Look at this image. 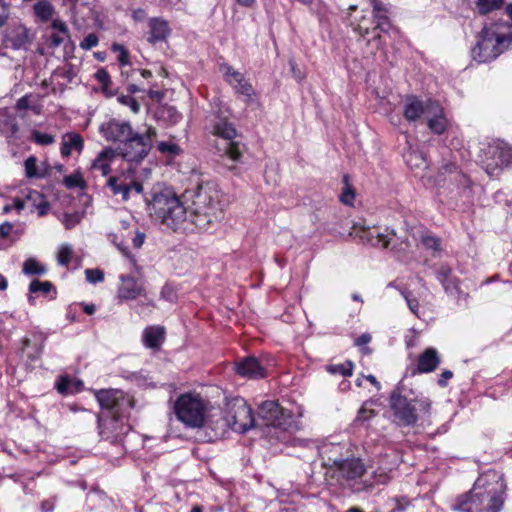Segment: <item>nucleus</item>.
Listing matches in <instances>:
<instances>
[{
  "mask_svg": "<svg viewBox=\"0 0 512 512\" xmlns=\"http://www.w3.org/2000/svg\"><path fill=\"white\" fill-rule=\"evenodd\" d=\"M53 28L57 29L61 35H64L66 37H68V27L67 25L63 22V21H60V20H55L52 24Z\"/></svg>",
  "mask_w": 512,
  "mask_h": 512,
  "instance_id": "13d9d810",
  "label": "nucleus"
},
{
  "mask_svg": "<svg viewBox=\"0 0 512 512\" xmlns=\"http://www.w3.org/2000/svg\"><path fill=\"white\" fill-rule=\"evenodd\" d=\"M63 184L68 189H73L76 187L85 188L86 186L82 174L79 171H76L71 175L65 176L63 179Z\"/></svg>",
  "mask_w": 512,
  "mask_h": 512,
  "instance_id": "f704fd0d",
  "label": "nucleus"
},
{
  "mask_svg": "<svg viewBox=\"0 0 512 512\" xmlns=\"http://www.w3.org/2000/svg\"><path fill=\"white\" fill-rule=\"evenodd\" d=\"M354 198H355V193H354L353 189L347 185L340 196L341 202L346 205H352Z\"/></svg>",
  "mask_w": 512,
  "mask_h": 512,
  "instance_id": "603ef678",
  "label": "nucleus"
},
{
  "mask_svg": "<svg viewBox=\"0 0 512 512\" xmlns=\"http://www.w3.org/2000/svg\"><path fill=\"white\" fill-rule=\"evenodd\" d=\"M255 425L253 412L247 402L240 397L228 400L225 404L223 416L217 420H210V428L216 437L225 434L227 428L235 432L245 433Z\"/></svg>",
  "mask_w": 512,
  "mask_h": 512,
  "instance_id": "423d86ee",
  "label": "nucleus"
},
{
  "mask_svg": "<svg viewBox=\"0 0 512 512\" xmlns=\"http://www.w3.org/2000/svg\"><path fill=\"white\" fill-rule=\"evenodd\" d=\"M512 43V24L494 23L484 27L472 49L473 59L486 63L497 58Z\"/></svg>",
  "mask_w": 512,
  "mask_h": 512,
  "instance_id": "39448f33",
  "label": "nucleus"
},
{
  "mask_svg": "<svg viewBox=\"0 0 512 512\" xmlns=\"http://www.w3.org/2000/svg\"><path fill=\"white\" fill-rule=\"evenodd\" d=\"M374 415V411L372 409H368L365 406H362L358 412L357 418L359 420H368Z\"/></svg>",
  "mask_w": 512,
  "mask_h": 512,
  "instance_id": "4d7b16f0",
  "label": "nucleus"
},
{
  "mask_svg": "<svg viewBox=\"0 0 512 512\" xmlns=\"http://www.w3.org/2000/svg\"><path fill=\"white\" fill-rule=\"evenodd\" d=\"M401 293H402L403 297L405 298V300L407 301V304H408L410 310L414 314H417V311L419 309V302H418V300L413 298L411 296V293L409 291H407V290H403Z\"/></svg>",
  "mask_w": 512,
  "mask_h": 512,
  "instance_id": "3c124183",
  "label": "nucleus"
},
{
  "mask_svg": "<svg viewBox=\"0 0 512 512\" xmlns=\"http://www.w3.org/2000/svg\"><path fill=\"white\" fill-rule=\"evenodd\" d=\"M371 340V336L369 334H363L361 335L360 337H358L356 340H355V344L357 346H362L364 344H367L369 343Z\"/></svg>",
  "mask_w": 512,
  "mask_h": 512,
  "instance_id": "69168bd1",
  "label": "nucleus"
},
{
  "mask_svg": "<svg viewBox=\"0 0 512 512\" xmlns=\"http://www.w3.org/2000/svg\"><path fill=\"white\" fill-rule=\"evenodd\" d=\"M157 148L164 154L178 155L180 153V147L173 142H160Z\"/></svg>",
  "mask_w": 512,
  "mask_h": 512,
  "instance_id": "37998d69",
  "label": "nucleus"
},
{
  "mask_svg": "<svg viewBox=\"0 0 512 512\" xmlns=\"http://www.w3.org/2000/svg\"><path fill=\"white\" fill-rule=\"evenodd\" d=\"M95 396L102 408H119L122 411L124 405L128 408L134 407V400L118 389H102L97 391Z\"/></svg>",
  "mask_w": 512,
  "mask_h": 512,
  "instance_id": "2eb2a0df",
  "label": "nucleus"
},
{
  "mask_svg": "<svg viewBox=\"0 0 512 512\" xmlns=\"http://www.w3.org/2000/svg\"><path fill=\"white\" fill-rule=\"evenodd\" d=\"M53 289V284L49 281L33 280L30 283L29 290L32 293L42 292L48 294Z\"/></svg>",
  "mask_w": 512,
  "mask_h": 512,
  "instance_id": "e433bc0d",
  "label": "nucleus"
},
{
  "mask_svg": "<svg viewBox=\"0 0 512 512\" xmlns=\"http://www.w3.org/2000/svg\"><path fill=\"white\" fill-rule=\"evenodd\" d=\"M421 242L426 249H431L435 252L441 251L440 239L435 236L425 235L422 237Z\"/></svg>",
  "mask_w": 512,
  "mask_h": 512,
  "instance_id": "a19ab883",
  "label": "nucleus"
},
{
  "mask_svg": "<svg viewBox=\"0 0 512 512\" xmlns=\"http://www.w3.org/2000/svg\"><path fill=\"white\" fill-rule=\"evenodd\" d=\"M24 167L28 178H42L44 176L37 169V158L35 156H29L24 162Z\"/></svg>",
  "mask_w": 512,
  "mask_h": 512,
  "instance_id": "c9c22d12",
  "label": "nucleus"
},
{
  "mask_svg": "<svg viewBox=\"0 0 512 512\" xmlns=\"http://www.w3.org/2000/svg\"><path fill=\"white\" fill-rule=\"evenodd\" d=\"M506 484L495 470L481 474L473 488L459 496L453 505L459 512H499L505 501Z\"/></svg>",
  "mask_w": 512,
  "mask_h": 512,
  "instance_id": "f03ea898",
  "label": "nucleus"
},
{
  "mask_svg": "<svg viewBox=\"0 0 512 512\" xmlns=\"http://www.w3.org/2000/svg\"><path fill=\"white\" fill-rule=\"evenodd\" d=\"M214 134L226 141L222 148L226 156L234 161L241 157L238 143L232 141L236 136V130L231 123H228L226 120H220L214 125Z\"/></svg>",
  "mask_w": 512,
  "mask_h": 512,
  "instance_id": "4468645a",
  "label": "nucleus"
},
{
  "mask_svg": "<svg viewBox=\"0 0 512 512\" xmlns=\"http://www.w3.org/2000/svg\"><path fill=\"white\" fill-rule=\"evenodd\" d=\"M149 28L148 41L152 44L165 41L171 33L168 22L161 18L150 19Z\"/></svg>",
  "mask_w": 512,
  "mask_h": 512,
  "instance_id": "4be33fe9",
  "label": "nucleus"
},
{
  "mask_svg": "<svg viewBox=\"0 0 512 512\" xmlns=\"http://www.w3.org/2000/svg\"><path fill=\"white\" fill-rule=\"evenodd\" d=\"M85 276L86 280L93 284L101 282L104 279V273L100 269H86Z\"/></svg>",
  "mask_w": 512,
  "mask_h": 512,
  "instance_id": "c03bdc74",
  "label": "nucleus"
},
{
  "mask_svg": "<svg viewBox=\"0 0 512 512\" xmlns=\"http://www.w3.org/2000/svg\"><path fill=\"white\" fill-rule=\"evenodd\" d=\"M99 434L104 440H114L119 435L120 423L117 418L98 417Z\"/></svg>",
  "mask_w": 512,
  "mask_h": 512,
  "instance_id": "393cba45",
  "label": "nucleus"
},
{
  "mask_svg": "<svg viewBox=\"0 0 512 512\" xmlns=\"http://www.w3.org/2000/svg\"><path fill=\"white\" fill-rule=\"evenodd\" d=\"M436 102L437 101H433L431 99L422 101L416 96H407L403 116L409 122L417 121L422 116L427 117L430 110H432V106H434Z\"/></svg>",
  "mask_w": 512,
  "mask_h": 512,
  "instance_id": "dca6fc26",
  "label": "nucleus"
},
{
  "mask_svg": "<svg viewBox=\"0 0 512 512\" xmlns=\"http://www.w3.org/2000/svg\"><path fill=\"white\" fill-rule=\"evenodd\" d=\"M74 256V251L71 245L63 244L59 247L57 252V261L60 265L68 267Z\"/></svg>",
  "mask_w": 512,
  "mask_h": 512,
  "instance_id": "7c9ffc66",
  "label": "nucleus"
},
{
  "mask_svg": "<svg viewBox=\"0 0 512 512\" xmlns=\"http://www.w3.org/2000/svg\"><path fill=\"white\" fill-rule=\"evenodd\" d=\"M131 186V190H134L136 193H142L143 185L138 181H130L128 182Z\"/></svg>",
  "mask_w": 512,
  "mask_h": 512,
  "instance_id": "774afa93",
  "label": "nucleus"
},
{
  "mask_svg": "<svg viewBox=\"0 0 512 512\" xmlns=\"http://www.w3.org/2000/svg\"><path fill=\"white\" fill-rule=\"evenodd\" d=\"M426 118L429 129L435 134H443L449 126V121L444 115V110L438 102L432 106V110H430Z\"/></svg>",
  "mask_w": 512,
  "mask_h": 512,
  "instance_id": "412c9836",
  "label": "nucleus"
},
{
  "mask_svg": "<svg viewBox=\"0 0 512 512\" xmlns=\"http://www.w3.org/2000/svg\"><path fill=\"white\" fill-rule=\"evenodd\" d=\"M222 193L213 182L199 184L191 198V217L196 229L206 231L224 216Z\"/></svg>",
  "mask_w": 512,
  "mask_h": 512,
  "instance_id": "20e7f679",
  "label": "nucleus"
},
{
  "mask_svg": "<svg viewBox=\"0 0 512 512\" xmlns=\"http://www.w3.org/2000/svg\"><path fill=\"white\" fill-rule=\"evenodd\" d=\"M324 466L337 471L339 476L345 480L358 479L366 471L363 462L359 458L341 459L327 457Z\"/></svg>",
  "mask_w": 512,
  "mask_h": 512,
  "instance_id": "9b49d317",
  "label": "nucleus"
},
{
  "mask_svg": "<svg viewBox=\"0 0 512 512\" xmlns=\"http://www.w3.org/2000/svg\"><path fill=\"white\" fill-rule=\"evenodd\" d=\"M349 236L359 239L363 244L376 248L391 247L393 250L405 252L410 247L407 239H401L393 230L388 229H386L384 233H379L364 226L353 225L349 232Z\"/></svg>",
  "mask_w": 512,
  "mask_h": 512,
  "instance_id": "6e6552de",
  "label": "nucleus"
},
{
  "mask_svg": "<svg viewBox=\"0 0 512 512\" xmlns=\"http://www.w3.org/2000/svg\"><path fill=\"white\" fill-rule=\"evenodd\" d=\"M258 413L267 426L286 428L291 419L290 412L281 408L275 401L263 402L259 407Z\"/></svg>",
  "mask_w": 512,
  "mask_h": 512,
  "instance_id": "ddd939ff",
  "label": "nucleus"
},
{
  "mask_svg": "<svg viewBox=\"0 0 512 512\" xmlns=\"http://www.w3.org/2000/svg\"><path fill=\"white\" fill-rule=\"evenodd\" d=\"M452 270L448 266H441L437 271V278L448 291L450 288H457L456 281L451 278Z\"/></svg>",
  "mask_w": 512,
  "mask_h": 512,
  "instance_id": "c756f323",
  "label": "nucleus"
},
{
  "mask_svg": "<svg viewBox=\"0 0 512 512\" xmlns=\"http://www.w3.org/2000/svg\"><path fill=\"white\" fill-rule=\"evenodd\" d=\"M96 80L101 84L104 92H107L112 84L111 77L106 69L100 68L95 73Z\"/></svg>",
  "mask_w": 512,
  "mask_h": 512,
  "instance_id": "4c0bfd02",
  "label": "nucleus"
},
{
  "mask_svg": "<svg viewBox=\"0 0 512 512\" xmlns=\"http://www.w3.org/2000/svg\"><path fill=\"white\" fill-rule=\"evenodd\" d=\"M30 95H24L21 98H19L16 102V109L17 110H27L30 109Z\"/></svg>",
  "mask_w": 512,
  "mask_h": 512,
  "instance_id": "5fc2aeb1",
  "label": "nucleus"
},
{
  "mask_svg": "<svg viewBox=\"0 0 512 512\" xmlns=\"http://www.w3.org/2000/svg\"><path fill=\"white\" fill-rule=\"evenodd\" d=\"M126 179L127 177L125 175H121L112 176L107 180V186L112 190L113 194H121L124 201L129 199V194L131 191V186L128 181H126Z\"/></svg>",
  "mask_w": 512,
  "mask_h": 512,
  "instance_id": "a878e982",
  "label": "nucleus"
},
{
  "mask_svg": "<svg viewBox=\"0 0 512 512\" xmlns=\"http://www.w3.org/2000/svg\"><path fill=\"white\" fill-rule=\"evenodd\" d=\"M69 385H70V380L67 377H61V379L59 380V382L56 385V388L60 393L64 394V393H67Z\"/></svg>",
  "mask_w": 512,
  "mask_h": 512,
  "instance_id": "6e6d98bb",
  "label": "nucleus"
},
{
  "mask_svg": "<svg viewBox=\"0 0 512 512\" xmlns=\"http://www.w3.org/2000/svg\"><path fill=\"white\" fill-rule=\"evenodd\" d=\"M165 339V329L162 326H150L143 332V341L150 349H159Z\"/></svg>",
  "mask_w": 512,
  "mask_h": 512,
  "instance_id": "b1692460",
  "label": "nucleus"
},
{
  "mask_svg": "<svg viewBox=\"0 0 512 512\" xmlns=\"http://www.w3.org/2000/svg\"><path fill=\"white\" fill-rule=\"evenodd\" d=\"M145 235L143 233H137L133 238V245L135 248H140L144 243Z\"/></svg>",
  "mask_w": 512,
  "mask_h": 512,
  "instance_id": "e2e57ef3",
  "label": "nucleus"
},
{
  "mask_svg": "<svg viewBox=\"0 0 512 512\" xmlns=\"http://www.w3.org/2000/svg\"><path fill=\"white\" fill-rule=\"evenodd\" d=\"M112 50L114 52H119L118 61L122 65H127L129 63V53L123 45L114 43L112 45Z\"/></svg>",
  "mask_w": 512,
  "mask_h": 512,
  "instance_id": "49530a36",
  "label": "nucleus"
},
{
  "mask_svg": "<svg viewBox=\"0 0 512 512\" xmlns=\"http://www.w3.org/2000/svg\"><path fill=\"white\" fill-rule=\"evenodd\" d=\"M146 204L149 215L173 231L186 233L194 230L192 217H187L186 208L170 189L154 188Z\"/></svg>",
  "mask_w": 512,
  "mask_h": 512,
  "instance_id": "7ed1b4c3",
  "label": "nucleus"
},
{
  "mask_svg": "<svg viewBox=\"0 0 512 512\" xmlns=\"http://www.w3.org/2000/svg\"><path fill=\"white\" fill-rule=\"evenodd\" d=\"M35 15L42 21L50 20L55 12L53 5L46 0H41L33 5Z\"/></svg>",
  "mask_w": 512,
  "mask_h": 512,
  "instance_id": "c85d7f7f",
  "label": "nucleus"
},
{
  "mask_svg": "<svg viewBox=\"0 0 512 512\" xmlns=\"http://www.w3.org/2000/svg\"><path fill=\"white\" fill-rule=\"evenodd\" d=\"M117 294L122 300H133L139 296H145V288L134 277L121 275Z\"/></svg>",
  "mask_w": 512,
  "mask_h": 512,
  "instance_id": "f3484780",
  "label": "nucleus"
},
{
  "mask_svg": "<svg viewBox=\"0 0 512 512\" xmlns=\"http://www.w3.org/2000/svg\"><path fill=\"white\" fill-rule=\"evenodd\" d=\"M225 77H226L227 82L232 87H238V85H236V84L240 83L244 79L243 75L240 72L234 70L230 66L225 67Z\"/></svg>",
  "mask_w": 512,
  "mask_h": 512,
  "instance_id": "58836bf2",
  "label": "nucleus"
},
{
  "mask_svg": "<svg viewBox=\"0 0 512 512\" xmlns=\"http://www.w3.org/2000/svg\"><path fill=\"white\" fill-rule=\"evenodd\" d=\"M117 151L111 147H106L100 151L90 165V170L94 173H100L101 176H107L111 172V163L115 160Z\"/></svg>",
  "mask_w": 512,
  "mask_h": 512,
  "instance_id": "a211bd4d",
  "label": "nucleus"
},
{
  "mask_svg": "<svg viewBox=\"0 0 512 512\" xmlns=\"http://www.w3.org/2000/svg\"><path fill=\"white\" fill-rule=\"evenodd\" d=\"M26 198L25 199H20V198H16L14 200V208L18 211H21L25 208L26 206Z\"/></svg>",
  "mask_w": 512,
  "mask_h": 512,
  "instance_id": "338daca9",
  "label": "nucleus"
},
{
  "mask_svg": "<svg viewBox=\"0 0 512 512\" xmlns=\"http://www.w3.org/2000/svg\"><path fill=\"white\" fill-rule=\"evenodd\" d=\"M486 155L491 158L485 163V170L494 175L496 170L508 166L512 162V148L503 142L494 143L487 149Z\"/></svg>",
  "mask_w": 512,
  "mask_h": 512,
  "instance_id": "f8f14e48",
  "label": "nucleus"
},
{
  "mask_svg": "<svg viewBox=\"0 0 512 512\" xmlns=\"http://www.w3.org/2000/svg\"><path fill=\"white\" fill-rule=\"evenodd\" d=\"M98 42V36L95 33H90L80 42L79 46L83 50H90L93 47L97 46Z\"/></svg>",
  "mask_w": 512,
  "mask_h": 512,
  "instance_id": "a18cd8bd",
  "label": "nucleus"
},
{
  "mask_svg": "<svg viewBox=\"0 0 512 512\" xmlns=\"http://www.w3.org/2000/svg\"><path fill=\"white\" fill-rule=\"evenodd\" d=\"M236 85H238V87H233V88L239 94L250 97L254 93L252 85L245 79H243L240 83H237Z\"/></svg>",
  "mask_w": 512,
  "mask_h": 512,
  "instance_id": "8fccbe9b",
  "label": "nucleus"
},
{
  "mask_svg": "<svg viewBox=\"0 0 512 512\" xmlns=\"http://www.w3.org/2000/svg\"><path fill=\"white\" fill-rule=\"evenodd\" d=\"M12 228H13V226L9 222H5V223L1 224L0 225V237H2V238L8 237L12 231Z\"/></svg>",
  "mask_w": 512,
  "mask_h": 512,
  "instance_id": "052dcab7",
  "label": "nucleus"
},
{
  "mask_svg": "<svg viewBox=\"0 0 512 512\" xmlns=\"http://www.w3.org/2000/svg\"><path fill=\"white\" fill-rule=\"evenodd\" d=\"M31 138L39 145H51L55 141L54 136L47 133H42L38 130L32 131Z\"/></svg>",
  "mask_w": 512,
  "mask_h": 512,
  "instance_id": "ea45409f",
  "label": "nucleus"
},
{
  "mask_svg": "<svg viewBox=\"0 0 512 512\" xmlns=\"http://www.w3.org/2000/svg\"><path fill=\"white\" fill-rule=\"evenodd\" d=\"M326 370L331 374L351 376L353 373V363L346 361L345 363L341 364H330L326 366Z\"/></svg>",
  "mask_w": 512,
  "mask_h": 512,
  "instance_id": "473e14b6",
  "label": "nucleus"
},
{
  "mask_svg": "<svg viewBox=\"0 0 512 512\" xmlns=\"http://www.w3.org/2000/svg\"><path fill=\"white\" fill-rule=\"evenodd\" d=\"M373 6V19L363 16L357 24L356 30L362 37H366L371 32L375 34V39H380V33H387L391 29V21L388 16L387 8L378 0H371Z\"/></svg>",
  "mask_w": 512,
  "mask_h": 512,
  "instance_id": "9d476101",
  "label": "nucleus"
},
{
  "mask_svg": "<svg viewBox=\"0 0 512 512\" xmlns=\"http://www.w3.org/2000/svg\"><path fill=\"white\" fill-rule=\"evenodd\" d=\"M117 100L122 105L128 106L133 113H138L140 110V104L131 95H121L117 98Z\"/></svg>",
  "mask_w": 512,
  "mask_h": 512,
  "instance_id": "79ce46f5",
  "label": "nucleus"
},
{
  "mask_svg": "<svg viewBox=\"0 0 512 512\" xmlns=\"http://www.w3.org/2000/svg\"><path fill=\"white\" fill-rule=\"evenodd\" d=\"M55 507V500L54 499H51V500H45L41 503V509L44 511V512H50L54 509Z\"/></svg>",
  "mask_w": 512,
  "mask_h": 512,
  "instance_id": "680f3d73",
  "label": "nucleus"
},
{
  "mask_svg": "<svg viewBox=\"0 0 512 512\" xmlns=\"http://www.w3.org/2000/svg\"><path fill=\"white\" fill-rule=\"evenodd\" d=\"M148 96L152 99V100H155V101H161L162 98L164 97V94L158 90H153V89H150L148 91Z\"/></svg>",
  "mask_w": 512,
  "mask_h": 512,
  "instance_id": "0e129e2a",
  "label": "nucleus"
},
{
  "mask_svg": "<svg viewBox=\"0 0 512 512\" xmlns=\"http://www.w3.org/2000/svg\"><path fill=\"white\" fill-rule=\"evenodd\" d=\"M441 363V358L438 351L435 348L425 349L417 360V372L418 373H431L437 369Z\"/></svg>",
  "mask_w": 512,
  "mask_h": 512,
  "instance_id": "aec40b11",
  "label": "nucleus"
},
{
  "mask_svg": "<svg viewBox=\"0 0 512 512\" xmlns=\"http://www.w3.org/2000/svg\"><path fill=\"white\" fill-rule=\"evenodd\" d=\"M65 37L66 36L58 34V33L51 34V36L49 38V46L51 48L59 47L64 42Z\"/></svg>",
  "mask_w": 512,
  "mask_h": 512,
  "instance_id": "864d4df0",
  "label": "nucleus"
},
{
  "mask_svg": "<svg viewBox=\"0 0 512 512\" xmlns=\"http://www.w3.org/2000/svg\"><path fill=\"white\" fill-rule=\"evenodd\" d=\"M236 372L239 375L250 379L265 377V368L255 357H247L237 363Z\"/></svg>",
  "mask_w": 512,
  "mask_h": 512,
  "instance_id": "6ab92c4d",
  "label": "nucleus"
},
{
  "mask_svg": "<svg viewBox=\"0 0 512 512\" xmlns=\"http://www.w3.org/2000/svg\"><path fill=\"white\" fill-rule=\"evenodd\" d=\"M31 41L29 31L25 27L16 28L10 38V42L14 49L25 48L31 43Z\"/></svg>",
  "mask_w": 512,
  "mask_h": 512,
  "instance_id": "cd10ccee",
  "label": "nucleus"
},
{
  "mask_svg": "<svg viewBox=\"0 0 512 512\" xmlns=\"http://www.w3.org/2000/svg\"><path fill=\"white\" fill-rule=\"evenodd\" d=\"M10 16V4L5 0H0V28L3 27Z\"/></svg>",
  "mask_w": 512,
  "mask_h": 512,
  "instance_id": "de8ad7c7",
  "label": "nucleus"
},
{
  "mask_svg": "<svg viewBox=\"0 0 512 512\" xmlns=\"http://www.w3.org/2000/svg\"><path fill=\"white\" fill-rule=\"evenodd\" d=\"M31 203L32 207L35 208L40 217L47 214L49 210V203L44 198L43 194L36 191L31 190L26 195V203Z\"/></svg>",
  "mask_w": 512,
  "mask_h": 512,
  "instance_id": "bb28decb",
  "label": "nucleus"
},
{
  "mask_svg": "<svg viewBox=\"0 0 512 512\" xmlns=\"http://www.w3.org/2000/svg\"><path fill=\"white\" fill-rule=\"evenodd\" d=\"M504 0H476V8L480 14H487L495 9H499Z\"/></svg>",
  "mask_w": 512,
  "mask_h": 512,
  "instance_id": "72a5a7b5",
  "label": "nucleus"
},
{
  "mask_svg": "<svg viewBox=\"0 0 512 512\" xmlns=\"http://www.w3.org/2000/svg\"><path fill=\"white\" fill-rule=\"evenodd\" d=\"M99 132L107 142L118 143L117 153L129 162H140L150 152L157 132L148 127L144 134L133 130L130 122L109 119L102 123Z\"/></svg>",
  "mask_w": 512,
  "mask_h": 512,
  "instance_id": "f257e3e1",
  "label": "nucleus"
},
{
  "mask_svg": "<svg viewBox=\"0 0 512 512\" xmlns=\"http://www.w3.org/2000/svg\"><path fill=\"white\" fill-rule=\"evenodd\" d=\"M45 272L46 268L33 258L23 263V273L26 275H42Z\"/></svg>",
  "mask_w": 512,
  "mask_h": 512,
  "instance_id": "2f4dec72",
  "label": "nucleus"
},
{
  "mask_svg": "<svg viewBox=\"0 0 512 512\" xmlns=\"http://www.w3.org/2000/svg\"><path fill=\"white\" fill-rule=\"evenodd\" d=\"M81 221V216L78 213L73 214H65L63 219V224L66 229H72Z\"/></svg>",
  "mask_w": 512,
  "mask_h": 512,
  "instance_id": "09e8293b",
  "label": "nucleus"
},
{
  "mask_svg": "<svg viewBox=\"0 0 512 512\" xmlns=\"http://www.w3.org/2000/svg\"><path fill=\"white\" fill-rule=\"evenodd\" d=\"M390 405L395 418L401 425L409 426L417 422V410L428 413L431 408V401L428 398H416L409 401L397 391L390 396Z\"/></svg>",
  "mask_w": 512,
  "mask_h": 512,
  "instance_id": "1a4fd4ad",
  "label": "nucleus"
},
{
  "mask_svg": "<svg viewBox=\"0 0 512 512\" xmlns=\"http://www.w3.org/2000/svg\"><path fill=\"white\" fill-rule=\"evenodd\" d=\"M175 413L183 424L191 428L210 427V420L214 416L207 417V404L199 396L191 393L181 395L175 403Z\"/></svg>",
  "mask_w": 512,
  "mask_h": 512,
  "instance_id": "0eeeda50",
  "label": "nucleus"
},
{
  "mask_svg": "<svg viewBox=\"0 0 512 512\" xmlns=\"http://www.w3.org/2000/svg\"><path fill=\"white\" fill-rule=\"evenodd\" d=\"M83 147L84 141L80 134L70 132L62 136L61 155L63 157H69L73 150L81 152Z\"/></svg>",
  "mask_w": 512,
  "mask_h": 512,
  "instance_id": "5701e85b",
  "label": "nucleus"
},
{
  "mask_svg": "<svg viewBox=\"0 0 512 512\" xmlns=\"http://www.w3.org/2000/svg\"><path fill=\"white\" fill-rule=\"evenodd\" d=\"M453 377V373L450 370H444L438 379V384L441 387H445L447 385V381Z\"/></svg>",
  "mask_w": 512,
  "mask_h": 512,
  "instance_id": "bf43d9fd",
  "label": "nucleus"
}]
</instances>
